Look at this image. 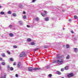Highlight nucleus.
Masks as SVG:
<instances>
[{
  "mask_svg": "<svg viewBox=\"0 0 78 78\" xmlns=\"http://www.w3.org/2000/svg\"><path fill=\"white\" fill-rule=\"evenodd\" d=\"M57 57L58 59H60L61 60H58L57 61L55 60L53 61L54 63H58L59 65H62V64H64V60L62 59L63 56H59V55H57Z\"/></svg>",
  "mask_w": 78,
  "mask_h": 78,
  "instance_id": "1",
  "label": "nucleus"
},
{
  "mask_svg": "<svg viewBox=\"0 0 78 78\" xmlns=\"http://www.w3.org/2000/svg\"><path fill=\"white\" fill-rule=\"evenodd\" d=\"M25 56V52H22L20 55V58H22V57H23V56Z\"/></svg>",
  "mask_w": 78,
  "mask_h": 78,
  "instance_id": "2",
  "label": "nucleus"
},
{
  "mask_svg": "<svg viewBox=\"0 0 78 78\" xmlns=\"http://www.w3.org/2000/svg\"><path fill=\"white\" fill-rule=\"evenodd\" d=\"M33 70V68L31 67H28V71L29 72H32Z\"/></svg>",
  "mask_w": 78,
  "mask_h": 78,
  "instance_id": "3",
  "label": "nucleus"
},
{
  "mask_svg": "<svg viewBox=\"0 0 78 78\" xmlns=\"http://www.w3.org/2000/svg\"><path fill=\"white\" fill-rule=\"evenodd\" d=\"M73 76V73H70L67 75V77H68V78L72 77Z\"/></svg>",
  "mask_w": 78,
  "mask_h": 78,
  "instance_id": "4",
  "label": "nucleus"
},
{
  "mask_svg": "<svg viewBox=\"0 0 78 78\" xmlns=\"http://www.w3.org/2000/svg\"><path fill=\"white\" fill-rule=\"evenodd\" d=\"M0 14L1 15H4L5 17H8V16H6V14H5V12H0Z\"/></svg>",
  "mask_w": 78,
  "mask_h": 78,
  "instance_id": "5",
  "label": "nucleus"
},
{
  "mask_svg": "<svg viewBox=\"0 0 78 78\" xmlns=\"http://www.w3.org/2000/svg\"><path fill=\"white\" fill-rule=\"evenodd\" d=\"M21 66V62H19L17 64V67L19 68L20 67V66Z\"/></svg>",
  "mask_w": 78,
  "mask_h": 78,
  "instance_id": "6",
  "label": "nucleus"
},
{
  "mask_svg": "<svg viewBox=\"0 0 78 78\" xmlns=\"http://www.w3.org/2000/svg\"><path fill=\"white\" fill-rule=\"evenodd\" d=\"M6 73H5L3 78V76H2L1 77H0V78H6Z\"/></svg>",
  "mask_w": 78,
  "mask_h": 78,
  "instance_id": "7",
  "label": "nucleus"
},
{
  "mask_svg": "<svg viewBox=\"0 0 78 78\" xmlns=\"http://www.w3.org/2000/svg\"><path fill=\"white\" fill-rule=\"evenodd\" d=\"M39 69H41L40 68H33V69L34 70H39Z\"/></svg>",
  "mask_w": 78,
  "mask_h": 78,
  "instance_id": "8",
  "label": "nucleus"
},
{
  "mask_svg": "<svg viewBox=\"0 0 78 78\" xmlns=\"http://www.w3.org/2000/svg\"><path fill=\"white\" fill-rule=\"evenodd\" d=\"M35 44H36V43H34V42H32L30 43V44L31 45H34Z\"/></svg>",
  "mask_w": 78,
  "mask_h": 78,
  "instance_id": "9",
  "label": "nucleus"
},
{
  "mask_svg": "<svg viewBox=\"0 0 78 78\" xmlns=\"http://www.w3.org/2000/svg\"><path fill=\"white\" fill-rule=\"evenodd\" d=\"M66 59H70V55H68L66 57Z\"/></svg>",
  "mask_w": 78,
  "mask_h": 78,
  "instance_id": "10",
  "label": "nucleus"
},
{
  "mask_svg": "<svg viewBox=\"0 0 78 78\" xmlns=\"http://www.w3.org/2000/svg\"><path fill=\"white\" fill-rule=\"evenodd\" d=\"M74 51L75 52H77L78 51V49L77 48H74Z\"/></svg>",
  "mask_w": 78,
  "mask_h": 78,
  "instance_id": "11",
  "label": "nucleus"
},
{
  "mask_svg": "<svg viewBox=\"0 0 78 78\" xmlns=\"http://www.w3.org/2000/svg\"><path fill=\"white\" fill-rule=\"evenodd\" d=\"M9 36L11 37H13L14 36V34L12 33H10L9 34Z\"/></svg>",
  "mask_w": 78,
  "mask_h": 78,
  "instance_id": "12",
  "label": "nucleus"
},
{
  "mask_svg": "<svg viewBox=\"0 0 78 78\" xmlns=\"http://www.w3.org/2000/svg\"><path fill=\"white\" fill-rule=\"evenodd\" d=\"M65 70H68L69 69V66H67L65 68Z\"/></svg>",
  "mask_w": 78,
  "mask_h": 78,
  "instance_id": "13",
  "label": "nucleus"
},
{
  "mask_svg": "<svg viewBox=\"0 0 78 78\" xmlns=\"http://www.w3.org/2000/svg\"><path fill=\"white\" fill-rule=\"evenodd\" d=\"M7 69H8V70H9V69H10V67L9 66V65H7Z\"/></svg>",
  "mask_w": 78,
  "mask_h": 78,
  "instance_id": "14",
  "label": "nucleus"
},
{
  "mask_svg": "<svg viewBox=\"0 0 78 78\" xmlns=\"http://www.w3.org/2000/svg\"><path fill=\"white\" fill-rule=\"evenodd\" d=\"M19 22L20 23V25H23V23H22V21H20Z\"/></svg>",
  "mask_w": 78,
  "mask_h": 78,
  "instance_id": "15",
  "label": "nucleus"
},
{
  "mask_svg": "<svg viewBox=\"0 0 78 78\" xmlns=\"http://www.w3.org/2000/svg\"><path fill=\"white\" fill-rule=\"evenodd\" d=\"M27 40L28 42H31V39H30V38L27 39Z\"/></svg>",
  "mask_w": 78,
  "mask_h": 78,
  "instance_id": "16",
  "label": "nucleus"
},
{
  "mask_svg": "<svg viewBox=\"0 0 78 78\" xmlns=\"http://www.w3.org/2000/svg\"><path fill=\"white\" fill-rule=\"evenodd\" d=\"M41 15H42V16H43V17H44V16H45V14H44L43 13H41Z\"/></svg>",
  "mask_w": 78,
  "mask_h": 78,
  "instance_id": "17",
  "label": "nucleus"
},
{
  "mask_svg": "<svg viewBox=\"0 0 78 78\" xmlns=\"http://www.w3.org/2000/svg\"><path fill=\"white\" fill-rule=\"evenodd\" d=\"M45 20L47 21H48V20H49V19H48V17H46L45 19Z\"/></svg>",
  "mask_w": 78,
  "mask_h": 78,
  "instance_id": "18",
  "label": "nucleus"
},
{
  "mask_svg": "<svg viewBox=\"0 0 78 78\" xmlns=\"http://www.w3.org/2000/svg\"><path fill=\"white\" fill-rule=\"evenodd\" d=\"M10 60L11 61H14V60L12 58H10Z\"/></svg>",
  "mask_w": 78,
  "mask_h": 78,
  "instance_id": "19",
  "label": "nucleus"
},
{
  "mask_svg": "<svg viewBox=\"0 0 78 78\" xmlns=\"http://www.w3.org/2000/svg\"><path fill=\"white\" fill-rule=\"evenodd\" d=\"M46 69H50V66H47L45 67Z\"/></svg>",
  "mask_w": 78,
  "mask_h": 78,
  "instance_id": "20",
  "label": "nucleus"
},
{
  "mask_svg": "<svg viewBox=\"0 0 78 78\" xmlns=\"http://www.w3.org/2000/svg\"><path fill=\"white\" fill-rule=\"evenodd\" d=\"M36 20V21H37V22H38L39 21V18H35Z\"/></svg>",
  "mask_w": 78,
  "mask_h": 78,
  "instance_id": "21",
  "label": "nucleus"
},
{
  "mask_svg": "<svg viewBox=\"0 0 78 78\" xmlns=\"http://www.w3.org/2000/svg\"><path fill=\"white\" fill-rule=\"evenodd\" d=\"M10 70L11 71L14 70V68H13L11 67L10 68Z\"/></svg>",
  "mask_w": 78,
  "mask_h": 78,
  "instance_id": "22",
  "label": "nucleus"
},
{
  "mask_svg": "<svg viewBox=\"0 0 78 78\" xmlns=\"http://www.w3.org/2000/svg\"><path fill=\"white\" fill-rule=\"evenodd\" d=\"M57 73L58 74V75H61V72H60L59 71H57Z\"/></svg>",
  "mask_w": 78,
  "mask_h": 78,
  "instance_id": "23",
  "label": "nucleus"
},
{
  "mask_svg": "<svg viewBox=\"0 0 78 78\" xmlns=\"http://www.w3.org/2000/svg\"><path fill=\"white\" fill-rule=\"evenodd\" d=\"M7 52L8 54H9V55H11V52H10L9 51H7Z\"/></svg>",
  "mask_w": 78,
  "mask_h": 78,
  "instance_id": "24",
  "label": "nucleus"
},
{
  "mask_svg": "<svg viewBox=\"0 0 78 78\" xmlns=\"http://www.w3.org/2000/svg\"><path fill=\"white\" fill-rule=\"evenodd\" d=\"M9 28H12V25H9Z\"/></svg>",
  "mask_w": 78,
  "mask_h": 78,
  "instance_id": "25",
  "label": "nucleus"
},
{
  "mask_svg": "<svg viewBox=\"0 0 78 78\" xmlns=\"http://www.w3.org/2000/svg\"><path fill=\"white\" fill-rule=\"evenodd\" d=\"M2 65H3V66H5V62H2Z\"/></svg>",
  "mask_w": 78,
  "mask_h": 78,
  "instance_id": "26",
  "label": "nucleus"
},
{
  "mask_svg": "<svg viewBox=\"0 0 78 78\" xmlns=\"http://www.w3.org/2000/svg\"><path fill=\"white\" fill-rule=\"evenodd\" d=\"M13 17H16V13H13Z\"/></svg>",
  "mask_w": 78,
  "mask_h": 78,
  "instance_id": "27",
  "label": "nucleus"
},
{
  "mask_svg": "<svg viewBox=\"0 0 78 78\" xmlns=\"http://www.w3.org/2000/svg\"><path fill=\"white\" fill-rule=\"evenodd\" d=\"M2 56L3 57H5V54L4 53L2 54Z\"/></svg>",
  "mask_w": 78,
  "mask_h": 78,
  "instance_id": "28",
  "label": "nucleus"
},
{
  "mask_svg": "<svg viewBox=\"0 0 78 78\" xmlns=\"http://www.w3.org/2000/svg\"><path fill=\"white\" fill-rule=\"evenodd\" d=\"M69 47H70V46H69V44H67L66 45V48H69Z\"/></svg>",
  "mask_w": 78,
  "mask_h": 78,
  "instance_id": "29",
  "label": "nucleus"
},
{
  "mask_svg": "<svg viewBox=\"0 0 78 78\" xmlns=\"http://www.w3.org/2000/svg\"><path fill=\"white\" fill-rule=\"evenodd\" d=\"M8 14H11V11H9L8 12Z\"/></svg>",
  "mask_w": 78,
  "mask_h": 78,
  "instance_id": "30",
  "label": "nucleus"
},
{
  "mask_svg": "<svg viewBox=\"0 0 78 78\" xmlns=\"http://www.w3.org/2000/svg\"><path fill=\"white\" fill-rule=\"evenodd\" d=\"M64 70V68H62L61 69V71H62V72H63Z\"/></svg>",
  "mask_w": 78,
  "mask_h": 78,
  "instance_id": "31",
  "label": "nucleus"
},
{
  "mask_svg": "<svg viewBox=\"0 0 78 78\" xmlns=\"http://www.w3.org/2000/svg\"><path fill=\"white\" fill-rule=\"evenodd\" d=\"M74 18L75 19H77V16H74Z\"/></svg>",
  "mask_w": 78,
  "mask_h": 78,
  "instance_id": "32",
  "label": "nucleus"
},
{
  "mask_svg": "<svg viewBox=\"0 0 78 78\" xmlns=\"http://www.w3.org/2000/svg\"><path fill=\"white\" fill-rule=\"evenodd\" d=\"M38 49H39V48H36L34 49V51H37V50H38Z\"/></svg>",
  "mask_w": 78,
  "mask_h": 78,
  "instance_id": "33",
  "label": "nucleus"
},
{
  "mask_svg": "<svg viewBox=\"0 0 78 78\" xmlns=\"http://www.w3.org/2000/svg\"><path fill=\"white\" fill-rule=\"evenodd\" d=\"M36 1V0H32V2H33V3H34V2H35Z\"/></svg>",
  "mask_w": 78,
  "mask_h": 78,
  "instance_id": "34",
  "label": "nucleus"
},
{
  "mask_svg": "<svg viewBox=\"0 0 78 78\" xmlns=\"http://www.w3.org/2000/svg\"><path fill=\"white\" fill-rule=\"evenodd\" d=\"M48 76H49V77H51V76L52 75L51 74H49L48 75Z\"/></svg>",
  "mask_w": 78,
  "mask_h": 78,
  "instance_id": "35",
  "label": "nucleus"
},
{
  "mask_svg": "<svg viewBox=\"0 0 78 78\" xmlns=\"http://www.w3.org/2000/svg\"><path fill=\"white\" fill-rule=\"evenodd\" d=\"M23 18L24 19H26V16L25 15H24L23 16Z\"/></svg>",
  "mask_w": 78,
  "mask_h": 78,
  "instance_id": "36",
  "label": "nucleus"
},
{
  "mask_svg": "<svg viewBox=\"0 0 78 78\" xmlns=\"http://www.w3.org/2000/svg\"><path fill=\"white\" fill-rule=\"evenodd\" d=\"M13 65V66H16V62H14Z\"/></svg>",
  "mask_w": 78,
  "mask_h": 78,
  "instance_id": "37",
  "label": "nucleus"
},
{
  "mask_svg": "<svg viewBox=\"0 0 78 78\" xmlns=\"http://www.w3.org/2000/svg\"><path fill=\"white\" fill-rule=\"evenodd\" d=\"M17 46L16 45H14V48H17Z\"/></svg>",
  "mask_w": 78,
  "mask_h": 78,
  "instance_id": "38",
  "label": "nucleus"
},
{
  "mask_svg": "<svg viewBox=\"0 0 78 78\" xmlns=\"http://www.w3.org/2000/svg\"><path fill=\"white\" fill-rule=\"evenodd\" d=\"M18 76H19V75H18V74H16V76H15L16 77H18Z\"/></svg>",
  "mask_w": 78,
  "mask_h": 78,
  "instance_id": "39",
  "label": "nucleus"
},
{
  "mask_svg": "<svg viewBox=\"0 0 78 78\" xmlns=\"http://www.w3.org/2000/svg\"><path fill=\"white\" fill-rule=\"evenodd\" d=\"M27 27L28 28H30V26L29 25H27Z\"/></svg>",
  "mask_w": 78,
  "mask_h": 78,
  "instance_id": "40",
  "label": "nucleus"
},
{
  "mask_svg": "<svg viewBox=\"0 0 78 78\" xmlns=\"http://www.w3.org/2000/svg\"><path fill=\"white\" fill-rule=\"evenodd\" d=\"M23 14H26V12L25 11H23Z\"/></svg>",
  "mask_w": 78,
  "mask_h": 78,
  "instance_id": "41",
  "label": "nucleus"
},
{
  "mask_svg": "<svg viewBox=\"0 0 78 78\" xmlns=\"http://www.w3.org/2000/svg\"><path fill=\"white\" fill-rule=\"evenodd\" d=\"M44 48H47V47H47V46H44Z\"/></svg>",
  "mask_w": 78,
  "mask_h": 78,
  "instance_id": "42",
  "label": "nucleus"
},
{
  "mask_svg": "<svg viewBox=\"0 0 78 78\" xmlns=\"http://www.w3.org/2000/svg\"><path fill=\"white\" fill-rule=\"evenodd\" d=\"M71 33H72V34H73V33H74L73 31H71Z\"/></svg>",
  "mask_w": 78,
  "mask_h": 78,
  "instance_id": "43",
  "label": "nucleus"
},
{
  "mask_svg": "<svg viewBox=\"0 0 78 78\" xmlns=\"http://www.w3.org/2000/svg\"><path fill=\"white\" fill-rule=\"evenodd\" d=\"M2 58H0V61H2Z\"/></svg>",
  "mask_w": 78,
  "mask_h": 78,
  "instance_id": "44",
  "label": "nucleus"
},
{
  "mask_svg": "<svg viewBox=\"0 0 78 78\" xmlns=\"http://www.w3.org/2000/svg\"><path fill=\"white\" fill-rule=\"evenodd\" d=\"M44 13H46H46L47 12V11H44Z\"/></svg>",
  "mask_w": 78,
  "mask_h": 78,
  "instance_id": "45",
  "label": "nucleus"
},
{
  "mask_svg": "<svg viewBox=\"0 0 78 78\" xmlns=\"http://www.w3.org/2000/svg\"><path fill=\"white\" fill-rule=\"evenodd\" d=\"M2 70V68L1 67V66H0V71Z\"/></svg>",
  "mask_w": 78,
  "mask_h": 78,
  "instance_id": "46",
  "label": "nucleus"
},
{
  "mask_svg": "<svg viewBox=\"0 0 78 78\" xmlns=\"http://www.w3.org/2000/svg\"><path fill=\"white\" fill-rule=\"evenodd\" d=\"M74 40H75V41H76V38H74Z\"/></svg>",
  "mask_w": 78,
  "mask_h": 78,
  "instance_id": "47",
  "label": "nucleus"
},
{
  "mask_svg": "<svg viewBox=\"0 0 78 78\" xmlns=\"http://www.w3.org/2000/svg\"><path fill=\"white\" fill-rule=\"evenodd\" d=\"M69 22H70V21H71V19H69Z\"/></svg>",
  "mask_w": 78,
  "mask_h": 78,
  "instance_id": "48",
  "label": "nucleus"
},
{
  "mask_svg": "<svg viewBox=\"0 0 78 78\" xmlns=\"http://www.w3.org/2000/svg\"><path fill=\"white\" fill-rule=\"evenodd\" d=\"M1 7H2V6H1V5H0V8H1Z\"/></svg>",
  "mask_w": 78,
  "mask_h": 78,
  "instance_id": "49",
  "label": "nucleus"
},
{
  "mask_svg": "<svg viewBox=\"0 0 78 78\" xmlns=\"http://www.w3.org/2000/svg\"><path fill=\"white\" fill-rule=\"evenodd\" d=\"M63 30H64V27L63 28Z\"/></svg>",
  "mask_w": 78,
  "mask_h": 78,
  "instance_id": "50",
  "label": "nucleus"
},
{
  "mask_svg": "<svg viewBox=\"0 0 78 78\" xmlns=\"http://www.w3.org/2000/svg\"><path fill=\"white\" fill-rule=\"evenodd\" d=\"M61 78H64V77H62Z\"/></svg>",
  "mask_w": 78,
  "mask_h": 78,
  "instance_id": "51",
  "label": "nucleus"
}]
</instances>
